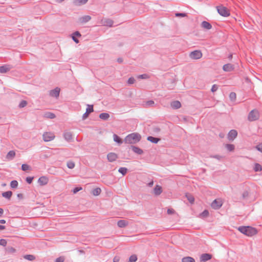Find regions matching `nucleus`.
I'll list each match as a JSON object with an SVG mask.
<instances>
[{
  "label": "nucleus",
  "instance_id": "8",
  "mask_svg": "<svg viewBox=\"0 0 262 262\" xmlns=\"http://www.w3.org/2000/svg\"><path fill=\"white\" fill-rule=\"evenodd\" d=\"M93 111V106L92 105H88L87 108L86 109V112L82 116L83 119L85 120V119H86L89 115Z\"/></svg>",
  "mask_w": 262,
  "mask_h": 262
},
{
  "label": "nucleus",
  "instance_id": "21",
  "mask_svg": "<svg viewBox=\"0 0 262 262\" xmlns=\"http://www.w3.org/2000/svg\"><path fill=\"white\" fill-rule=\"evenodd\" d=\"M101 192V188L97 187L96 188H94L92 191V194L94 196H98L99 195Z\"/></svg>",
  "mask_w": 262,
  "mask_h": 262
},
{
  "label": "nucleus",
  "instance_id": "46",
  "mask_svg": "<svg viewBox=\"0 0 262 262\" xmlns=\"http://www.w3.org/2000/svg\"><path fill=\"white\" fill-rule=\"evenodd\" d=\"M7 245V241L6 239H2L0 240V245L6 246Z\"/></svg>",
  "mask_w": 262,
  "mask_h": 262
},
{
  "label": "nucleus",
  "instance_id": "51",
  "mask_svg": "<svg viewBox=\"0 0 262 262\" xmlns=\"http://www.w3.org/2000/svg\"><path fill=\"white\" fill-rule=\"evenodd\" d=\"M176 16L177 17H178V16L185 17V16H186V14L185 13H176Z\"/></svg>",
  "mask_w": 262,
  "mask_h": 262
},
{
  "label": "nucleus",
  "instance_id": "34",
  "mask_svg": "<svg viewBox=\"0 0 262 262\" xmlns=\"http://www.w3.org/2000/svg\"><path fill=\"white\" fill-rule=\"evenodd\" d=\"M24 258L32 261L34 260L35 258L33 255H26L24 256Z\"/></svg>",
  "mask_w": 262,
  "mask_h": 262
},
{
  "label": "nucleus",
  "instance_id": "44",
  "mask_svg": "<svg viewBox=\"0 0 262 262\" xmlns=\"http://www.w3.org/2000/svg\"><path fill=\"white\" fill-rule=\"evenodd\" d=\"M154 104V102L152 100L148 101L145 103V105L147 106H151Z\"/></svg>",
  "mask_w": 262,
  "mask_h": 262
},
{
  "label": "nucleus",
  "instance_id": "22",
  "mask_svg": "<svg viewBox=\"0 0 262 262\" xmlns=\"http://www.w3.org/2000/svg\"><path fill=\"white\" fill-rule=\"evenodd\" d=\"M128 224V222L125 220H120L118 222L117 225L119 227H125Z\"/></svg>",
  "mask_w": 262,
  "mask_h": 262
},
{
  "label": "nucleus",
  "instance_id": "19",
  "mask_svg": "<svg viewBox=\"0 0 262 262\" xmlns=\"http://www.w3.org/2000/svg\"><path fill=\"white\" fill-rule=\"evenodd\" d=\"M162 191V187L159 185H156L154 190V194L158 195L161 193Z\"/></svg>",
  "mask_w": 262,
  "mask_h": 262
},
{
  "label": "nucleus",
  "instance_id": "36",
  "mask_svg": "<svg viewBox=\"0 0 262 262\" xmlns=\"http://www.w3.org/2000/svg\"><path fill=\"white\" fill-rule=\"evenodd\" d=\"M10 186L12 188H15L18 186V182L17 181L14 180L11 181Z\"/></svg>",
  "mask_w": 262,
  "mask_h": 262
},
{
  "label": "nucleus",
  "instance_id": "32",
  "mask_svg": "<svg viewBox=\"0 0 262 262\" xmlns=\"http://www.w3.org/2000/svg\"><path fill=\"white\" fill-rule=\"evenodd\" d=\"M45 117L47 118L53 119L55 117V115L52 113H47L44 115Z\"/></svg>",
  "mask_w": 262,
  "mask_h": 262
},
{
  "label": "nucleus",
  "instance_id": "14",
  "mask_svg": "<svg viewBox=\"0 0 262 262\" xmlns=\"http://www.w3.org/2000/svg\"><path fill=\"white\" fill-rule=\"evenodd\" d=\"M60 89L56 88L55 89L52 90L50 92V94L52 97H58L59 95Z\"/></svg>",
  "mask_w": 262,
  "mask_h": 262
},
{
  "label": "nucleus",
  "instance_id": "49",
  "mask_svg": "<svg viewBox=\"0 0 262 262\" xmlns=\"http://www.w3.org/2000/svg\"><path fill=\"white\" fill-rule=\"evenodd\" d=\"M256 148L258 150H259V151H260L262 152V143L258 144V145L256 146Z\"/></svg>",
  "mask_w": 262,
  "mask_h": 262
},
{
  "label": "nucleus",
  "instance_id": "42",
  "mask_svg": "<svg viewBox=\"0 0 262 262\" xmlns=\"http://www.w3.org/2000/svg\"><path fill=\"white\" fill-rule=\"evenodd\" d=\"M64 259L65 258L64 256H60L56 258L55 262H63Z\"/></svg>",
  "mask_w": 262,
  "mask_h": 262
},
{
  "label": "nucleus",
  "instance_id": "13",
  "mask_svg": "<svg viewBox=\"0 0 262 262\" xmlns=\"http://www.w3.org/2000/svg\"><path fill=\"white\" fill-rule=\"evenodd\" d=\"M211 257H212L211 255L208 254V253H205V254H203L202 255H201V256L200 257V259H201V261L204 262L207 260H210L211 258Z\"/></svg>",
  "mask_w": 262,
  "mask_h": 262
},
{
  "label": "nucleus",
  "instance_id": "62",
  "mask_svg": "<svg viewBox=\"0 0 262 262\" xmlns=\"http://www.w3.org/2000/svg\"><path fill=\"white\" fill-rule=\"evenodd\" d=\"M58 2L60 3L63 1L64 0H57Z\"/></svg>",
  "mask_w": 262,
  "mask_h": 262
},
{
  "label": "nucleus",
  "instance_id": "9",
  "mask_svg": "<svg viewBox=\"0 0 262 262\" xmlns=\"http://www.w3.org/2000/svg\"><path fill=\"white\" fill-rule=\"evenodd\" d=\"M237 132L236 130L233 129L230 130L228 135V138L230 141H233L237 136Z\"/></svg>",
  "mask_w": 262,
  "mask_h": 262
},
{
  "label": "nucleus",
  "instance_id": "35",
  "mask_svg": "<svg viewBox=\"0 0 262 262\" xmlns=\"http://www.w3.org/2000/svg\"><path fill=\"white\" fill-rule=\"evenodd\" d=\"M118 171L124 176L127 173V169L125 167H121L119 169Z\"/></svg>",
  "mask_w": 262,
  "mask_h": 262
},
{
  "label": "nucleus",
  "instance_id": "39",
  "mask_svg": "<svg viewBox=\"0 0 262 262\" xmlns=\"http://www.w3.org/2000/svg\"><path fill=\"white\" fill-rule=\"evenodd\" d=\"M254 170L256 171H261V166L259 164H255L254 166Z\"/></svg>",
  "mask_w": 262,
  "mask_h": 262
},
{
  "label": "nucleus",
  "instance_id": "2",
  "mask_svg": "<svg viewBox=\"0 0 262 262\" xmlns=\"http://www.w3.org/2000/svg\"><path fill=\"white\" fill-rule=\"evenodd\" d=\"M238 230L242 233L248 236H252L257 233V230L253 227H239Z\"/></svg>",
  "mask_w": 262,
  "mask_h": 262
},
{
  "label": "nucleus",
  "instance_id": "28",
  "mask_svg": "<svg viewBox=\"0 0 262 262\" xmlns=\"http://www.w3.org/2000/svg\"><path fill=\"white\" fill-rule=\"evenodd\" d=\"M110 117V115L107 113H101L99 115V118L102 120H107Z\"/></svg>",
  "mask_w": 262,
  "mask_h": 262
},
{
  "label": "nucleus",
  "instance_id": "1",
  "mask_svg": "<svg viewBox=\"0 0 262 262\" xmlns=\"http://www.w3.org/2000/svg\"><path fill=\"white\" fill-rule=\"evenodd\" d=\"M141 136L137 133H134L128 135L124 139V142L126 144H135L140 141Z\"/></svg>",
  "mask_w": 262,
  "mask_h": 262
},
{
  "label": "nucleus",
  "instance_id": "52",
  "mask_svg": "<svg viewBox=\"0 0 262 262\" xmlns=\"http://www.w3.org/2000/svg\"><path fill=\"white\" fill-rule=\"evenodd\" d=\"M82 190V188L81 187H76L74 189H73V193H77L78 191H80Z\"/></svg>",
  "mask_w": 262,
  "mask_h": 262
},
{
  "label": "nucleus",
  "instance_id": "37",
  "mask_svg": "<svg viewBox=\"0 0 262 262\" xmlns=\"http://www.w3.org/2000/svg\"><path fill=\"white\" fill-rule=\"evenodd\" d=\"M67 166L70 169H72L75 167V163L72 161H69L67 163Z\"/></svg>",
  "mask_w": 262,
  "mask_h": 262
},
{
  "label": "nucleus",
  "instance_id": "55",
  "mask_svg": "<svg viewBox=\"0 0 262 262\" xmlns=\"http://www.w3.org/2000/svg\"><path fill=\"white\" fill-rule=\"evenodd\" d=\"M174 210L172 209H168L167 210V213L169 214H173V213H174Z\"/></svg>",
  "mask_w": 262,
  "mask_h": 262
},
{
  "label": "nucleus",
  "instance_id": "25",
  "mask_svg": "<svg viewBox=\"0 0 262 262\" xmlns=\"http://www.w3.org/2000/svg\"><path fill=\"white\" fill-rule=\"evenodd\" d=\"M182 262H195V260L191 257L187 256L183 258Z\"/></svg>",
  "mask_w": 262,
  "mask_h": 262
},
{
  "label": "nucleus",
  "instance_id": "3",
  "mask_svg": "<svg viewBox=\"0 0 262 262\" xmlns=\"http://www.w3.org/2000/svg\"><path fill=\"white\" fill-rule=\"evenodd\" d=\"M216 9L219 13L224 17H227L230 15V11L223 5L216 7Z\"/></svg>",
  "mask_w": 262,
  "mask_h": 262
},
{
  "label": "nucleus",
  "instance_id": "61",
  "mask_svg": "<svg viewBox=\"0 0 262 262\" xmlns=\"http://www.w3.org/2000/svg\"><path fill=\"white\" fill-rule=\"evenodd\" d=\"M0 223L1 224H5L6 221L5 220H0Z\"/></svg>",
  "mask_w": 262,
  "mask_h": 262
},
{
  "label": "nucleus",
  "instance_id": "15",
  "mask_svg": "<svg viewBox=\"0 0 262 262\" xmlns=\"http://www.w3.org/2000/svg\"><path fill=\"white\" fill-rule=\"evenodd\" d=\"M223 69L225 72H230V71H232L233 70L234 66H233V65H232L230 63H228V64H225L223 66Z\"/></svg>",
  "mask_w": 262,
  "mask_h": 262
},
{
  "label": "nucleus",
  "instance_id": "6",
  "mask_svg": "<svg viewBox=\"0 0 262 262\" xmlns=\"http://www.w3.org/2000/svg\"><path fill=\"white\" fill-rule=\"evenodd\" d=\"M189 57L192 59H199L202 57V53L200 51L195 50L190 53Z\"/></svg>",
  "mask_w": 262,
  "mask_h": 262
},
{
  "label": "nucleus",
  "instance_id": "45",
  "mask_svg": "<svg viewBox=\"0 0 262 262\" xmlns=\"http://www.w3.org/2000/svg\"><path fill=\"white\" fill-rule=\"evenodd\" d=\"M7 250L9 253H14L16 251V250L13 247H8Z\"/></svg>",
  "mask_w": 262,
  "mask_h": 262
},
{
  "label": "nucleus",
  "instance_id": "31",
  "mask_svg": "<svg viewBox=\"0 0 262 262\" xmlns=\"http://www.w3.org/2000/svg\"><path fill=\"white\" fill-rule=\"evenodd\" d=\"M91 19V17L89 15L84 16L80 18L81 22L86 23Z\"/></svg>",
  "mask_w": 262,
  "mask_h": 262
},
{
  "label": "nucleus",
  "instance_id": "10",
  "mask_svg": "<svg viewBox=\"0 0 262 262\" xmlns=\"http://www.w3.org/2000/svg\"><path fill=\"white\" fill-rule=\"evenodd\" d=\"M48 182L49 179L46 176H42L38 180V183L41 186L47 184Z\"/></svg>",
  "mask_w": 262,
  "mask_h": 262
},
{
  "label": "nucleus",
  "instance_id": "64",
  "mask_svg": "<svg viewBox=\"0 0 262 262\" xmlns=\"http://www.w3.org/2000/svg\"><path fill=\"white\" fill-rule=\"evenodd\" d=\"M232 55H231L229 56V58H232Z\"/></svg>",
  "mask_w": 262,
  "mask_h": 262
},
{
  "label": "nucleus",
  "instance_id": "30",
  "mask_svg": "<svg viewBox=\"0 0 262 262\" xmlns=\"http://www.w3.org/2000/svg\"><path fill=\"white\" fill-rule=\"evenodd\" d=\"M186 196L187 198V200L191 204H193L194 202V199L192 195L189 194H186Z\"/></svg>",
  "mask_w": 262,
  "mask_h": 262
},
{
  "label": "nucleus",
  "instance_id": "5",
  "mask_svg": "<svg viewBox=\"0 0 262 262\" xmlns=\"http://www.w3.org/2000/svg\"><path fill=\"white\" fill-rule=\"evenodd\" d=\"M223 201L221 199H217L214 200L211 203V206L214 209H219L223 205Z\"/></svg>",
  "mask_w": 262,
  "mask_h": 262
},
{
  "label": "nucleus",
  "instance_id": "27",
  "mask_svg": "<svg viewBox=\"0 0 262 262\" xmlns=\"http://www.w3.org/2000/svg\"><path fill=\"white\" fill-rule=\"evenodd\" d=\"M147 140L151 142L157 143L160 141V139L149 136L147 137Z\"/></svg>",
  "mask_w": 262,
  "mask_h": 262
},
{
  "label": "nucleus",
  "instance_id": "26",
  "mask_svg": "<svg viewBox=\"0 0 262 262\" xmlns=\"http://www.w3.org/2000/svg\"><path fill=\"white\" fill-rule=\"evenodd\" d=\"M113 139L115 142L118 143L119 144H121L122 143L121 139L116 134L113 135Z\"/></svg>",
  "mask_w": 262,
  "mask_h": 262
},
{
  "label": "nucleus",
  "instance_id": "56",
  "mask_svg": "<svg viewBox=\"0 0 262 262\" xmlns=\"http://www.w3.org/2000/svg\"><path fill=\"white\" fill-rule=\"evenodd\" d=\"M73 36H75V37H76V36H77V37H80V36H81V34H80V33H79V32L76 31V32H75L73 34Z\"/></svg>",
  "mask_w": 262,
  "mask_h": 262
},
{
  "label": "nucleus",
  "instance_id": "59",
  "mask_svg": "<svg viewBox=\"0 0 262 262\" xmlns=\"http://www.w3.org/2000/svg\"><path fill=\"white\" fill-rule=\"evenodd\" d=\"M5 229V226L3 225H0V230H4Z\"/></svg>",
  "mask_w": 262,
  "mask_h": 262
},
{
  "label": "nucleus",
  "instance_id": "58",
  "mask_svg": "<svg viewBox=\"0 0 262 262\" xmlns=\"http://www.w3.org/2000/svg\"><path fill=\"white\" fill-rule=\"evenodd\" d=\"M72 39H73V40L76 42V43H78L79 42V40L76 38L75 36H72Z\"/></svg>",
  "mask_w": 262,
  "mask_h": 262
},
{
  "label": "nucleus",
  "instance_id": "33",
  "mask_svg": "<svg viewBox=\"0 0 262 262\" xmlns=\"http://www.w3.org/2000/svg\"><path fill=\"white\" fill-rule=\"evenodd\" d=\"M209 215V212L207 210H205L202 213L200 214V217L204 218L207 217Z\"/></svg>",
  "mask_w": 262,
  "mask_h": 262
},
{
  "label": "nucleus",
  "instance_id": "50",
  "mask_svg": "<svg viewBox=\"0 0 262 262\" xmlns=\"http://www.w3.org/2000/svg\"><path fill=\"white\" fill-rule=\"evenodd\" d=\"M33 177H27L26 178V181L27 182V183H28L29 184H31L33 181Z\"/></svg>",
  "mask_w": 262,
  "mask_h": 262
},
{
  "label": "nucleus",
  "instance_id": "7",
  "mask_svg": "<svg viewBox=\"0 0 262 262\" xmlns=\"http://www.w3.org/2000/svg\"><path fill=\"white\" fill-rule=\"evenodd\" d=\"M258 118V113L255 111L250 112L248 115V120L250 121H253L257 120Z\"/></svg>",
  "mask_w": 262,
  "mask_h": 262
},
{
  "label": "nucleus",
  "instance_id": "4",
  "mask_svg": "<svg viewBox=\"0 0 262 262\" xmlns=\"http://www.w3.org/2000/svg\"><path fill=\"white\" fill-rule=\"evenodd\" d=\"M55 138L54 134L51 132H45L42 135V138L45 142H49L53 140Z\"/></svg>",
  "mask_w": 262,
  "mask_h": 262
},
{
  "label": "nucleus",
  "instance_id": "20",
  "mask_svg": "<svg viewBox=\"0 0 262 262\" xmlns=\"http://www.w3.org/2000/svg\"><path fill=\"white\" fill-rule=\"evenodd\" d=\"M132 149L134 152H135V153H136L138 155H141L143 153V150L141 148H140L138 147L133 146H132Z\"/></svg>",
  "mask_w": 262,
  "mask_h": 262
},
{
  "label": "nucleus",
  "instance_id": "23",
  "mask_svg": "<svg viewBox=\"0 0 262 262\" xmlns=\"http://www.w3.org/2000/svg\"><path fill=\"white\" fill-rule=\"evenodd\" d=\"M202 26L204 28L209 30L211 28V25L207 21H204L202 23Z\"/></svg>",
  "mask_w": 262,
  "mask_h": 262
},
{
  "label": "nucleus",
  "instance_id": "57",
  "mask_svg": "<svg viewBox=\"0 0 262 262\" xmlns=\"http://www.w3.org/2000/svg\"><path fill=\"white\" fill-rule=\"evenodd\" d=\"M120 258L118 256L114 257L113 259V262H119Z\"/></svg>",
  "mask_w": 262,
  "mask_h": 262
},
{
  "label": "nucleus",
  "instance_id": "29",
  "mask_svg": "<svg viewBox=\"0 0 262 262\" xmlns=\"http://www.w3.org/2000/svg\"><path fill=\"white\" fill-rule=\"evenodd\" d=\"M225 147L229 151H232L234 149V145L233 144H227L225 145Z\"/></svg>",
  "mask_w": 262,
  "mask_h": 262
},
{
  "label": "nucleus",
  "instance_id": "12",
  "mask_svg": "<svg viewBox=\"0 0 262 262\" xmlns=\"http://www.w3.org/2000/svg\"><path fill=\"white\" fill-rule=\"evenodd\" d=\"M64 139L68 142H72L73 141V137L72 134L70 132H66L63 135Z\"/></svg>",
  "mask_w": 262,
  "mask_h": 262
},
{
  "label": "nucleus",
  "instance_id": "53",
  "mask_svg": "<svg viewBox=\"0 0 262 262\" xmlns=\"http://www.w3.org/2000/svg\"><path fill=\"white\" fill-rule=\"evenodd\" d=\"M230 98L234 100L236 98V94L234 93H231L230 94Z\"/></svg>",
  "mask_w": 262,
  "mask_h": 262
},
{
  "label": "nucleus",
  "instance_id": "11",
  "mask_svg": "<svg viewBox=\"0 0 262 262\" xmlns=\"http://www.w3.org/2000/svg\"><path fill=\"white\" fill-rule=\"evenodd\" d=\"M107 159L111 162L115 161L118 158V155L114 152H110L107 155Z\"/></svg>",
  "mask_w": 262,
  "mask_h": 262
},
{
  "label": "nucleus",
  "instance_id": "16",
  "mask_svg": "<svg viewBox=\"0 0 262 262\" xmlns=\"http://www.w3.org/2000/svg\"><path fill=\"white\" fill-rule=\"evenodd\" d=\"M15 156V152L14 150L9 151L6 156L7 160L9 161L13 159Z\"/></svg>",
  "mask_w": 262,
  "mask_h": 262
},
{
  "label": "nucleus",
  "instance_id": "17",
  "mask_svg": "<svg viewBox=\"0 0 262 262\" xmlns=\"http://www.w3.org/2000/svg\"><path fill=\"white\" fill-rule=\"evenodd\" d=\"M171 106L174 109H178L181 107V104L179 101H174L170 103Z\"/></svg>",
  "mask_w": 262,
  "mask_h": 262
},
{
  "label": "nucleus",
  "instance_id": "63",
  "mask_svg": "<svg viewBox=\"0 0 262 262\" xmlns=\"http://www.w3.org/2000/svg\"><path fill=\"white\" fill-rule=\"evenodd\" d=\"M2 186H6V184H2Z\"/></svg>",
  "mask_w": 262,
  "mask_h": 262
},
{
  "label": "nucleus",
  "instance_id": "43",
  "mask_svg": "<svg viewBox=\"0 0 262 262\" xmlns=\"http://www.w3.org/2000/svg\"><path fill=\"white\" fill-rule=\"evenodd\" d=\"M135 81V79L133 77H130L128 79L127 83L129 84H133Z\"/></svg>",
  "mask_w": 262,
  "mask_h": 262
},
{
  "label": "nucleus",
  "instance_id": "41",
  "mask_svg": "<svg viewBox=\"0 0 262 262\" xmlns=\"http://www.w3.org/2000/svg\"><path fill=\"white\" fill-rule=\"evenodd\" d=\"M21 169L24 171H26L30 169V166L26 164H24L21 165Z\"/></svg>",
  "mask_w": 262,
  "mask_h": 262
},
{
  "label": "nucleus",
  "instance_id": "24",
  "mask_svg": "<svg viewBox=\"0 0 262 262\" xmlns=\"http://www.w3.org/2000/svg\"><path fill=\"white\" fill-rule=\"evenodd\" d=\"M12 195V192L11 191L4 192L2 193V196L5 198L10 199Z\"/></svg>",
  "mask_w": 262,
  "mask_h": 262
},
{
  "label": "nucleus",
  "instance_id": "40",
  "mask_svg": "<svg viewBox=\"0 0 262 262\" xmlns=\"http://www.w3.org/2000/svg\"><path fill=\"white\" fill-rule=\"evenodd\" d=\"M27 104V102L25 100H22L19 104V107H20V108H23V107H24L25 106H26Z\"/></svg>",
  "mask_w": 262,
  "mask_h": 262
},
{
  "label": "nucleus",
  "instance_id": "38",
  "mask_svg": "<svg viewBox=\"0 0 262 262\" xmlns=\"http://www.w3.org/2000/svg\"><path fill=\"white\" fill-rule=\"evenodd\" d=\"M137 260V257L136 255H131L129 257V260L130 262H135Z\"/></svg>",
  "mask_w": 262,
  "mask_h": 262
},
{
  "label": "nucleus",
  "instance_id": "18",
  "mask_svg": "<svg viewBox=\"0 0 262 262\" xmlns=\"http://www.w3.org/2000/svg\"><path fill=\"white\" fill-rule=\"evenodd\" d=\"M11 69V67L10 66H4L0 67V73H5Z\"/></svg>",
  "mask_w": 262,
  "mask_h": 262
},
{
  "label": "nucleus",
  "instance_id": "47",
  "mask_svg": "<svg viewBox=\"0 0 262 262\" xmlns=\"http://www.w3.org/2000/svg\"><path fill=\"white\" fill-rule=\"evenodd\" d=\"M88 0H76V2L78 4H85Z\"/></svg>",
  "mask_w": 262,
  "mask_h": 262
},
{
  "label": "nucleus",
  "instance_id": "60",
  "mask_svg": "<svg viewBox=\"0 0 262 262\" xmlns=\"http://www.w3.org/2000/svg\"><path fill=\"white\" fill-rule=\"evenodd\" d=\"M4 213V210L2 208H0V216H1L2 215V214H3Z\"/></svg>",
  "mask_w": 262,
  "mask_h": 262
},
{
  "label": "nucleus",
  "instance_id": "48",
  "mask_svg": "<svg viewBox=\"0 0 262 262\" xmlns=\"http://www.w3.org/2000/svg\"><path fill=\"white\" fill-rule=\"evenodd\" d=\"M217 89H218L217 86L216 85H215V84H214V85H213L212 86V88H211V91H212V92H215V91H217Z\"/></svg>",
  "mask_w": 262,
  "mask_h": 262
},
{
  "label": "nucleus",
  "instance_id": "54",
  "mask_svg": "<svg viewBox=\"0 0 262 262\" xmlns=\"http://www.w3.org/2000/svg\"><path fill=\"white\" fill-rule=\"evenodd\" d=\"M138 77L140 78H142V79H147L148 78V76L146 74H143V75H141L139 76Z\"/></svg>",
  "mask_w": 262,
  "mask_h": 262
}]
</instances>
